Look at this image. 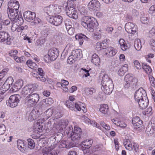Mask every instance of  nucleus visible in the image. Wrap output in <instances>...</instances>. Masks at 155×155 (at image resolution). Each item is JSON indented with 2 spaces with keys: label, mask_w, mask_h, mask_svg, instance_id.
I'll list each match as a JSON object with an SVG mask.
<instances>
[{
  "label": "nucleus",
  "mask_w": 155,
  "mask_h": 155,
  "mask_svg": "<svg viewBox=\"0 0 155 155\" xmlns=\"http://www.w3.org/2000/svg\"><path fill=\"white\" fill-rule=\"evenodd\" d=\"M81 25L91 32H93L94 28L98 25L96 19L91 18L89 16H84L81 20Z\"/></svg>",
  "instance_id": "1"
},
{
  "label": "nucleus",
  "mask_w": 155,
  "mask_h": 155,
  "mask_svg": "<svg viewBox=\"0 0 155 155\" xmlns=\"http://www.w3.org/2000/svg\"><path fill=\"white\" fill-rule=\"evenodd\" d=\"M101 84V89L105 94L109 95L112 93L114 85L112 80L107 75H104L103 77Z\"/></svg>",
  "instance_id": "2"
},
{
  "label": "nucleus",
  "mask_w": 155,
  "mask_h": 155,
  "mask_svg": "<svg viewBox=\"0 0 155 155\" xmlns=\"http://www.w3.org/2000/svg\"><path fill=\"white\" fill-rule=\"evenodd\" d=\"M66 14L69 17L76 19L78 18L77 12L73 2H68L64 7Z\"/></svg>",
  "instance_id": "3"
},
{
  "label": "nucleus",
  "mask_w": 155,
  "mask_h": 155,
  "mask_svg": "<svg viewBox=\"0 0 155 155\" xmlns=\"http://www.w3.org/2000/svg\"><path fill=\"white\" fill-rule=\"evenodd\" d=\"M82 57V53L81 50L80 49L73 50L71 55L68 57L67 62L69 64H72L75 62V61L80 60Z\"/></svg>",
  "instance_id": "4"
},
{
  "label": "nucleus",
  "mask_w": 155,
  "mask_h": 155,
  "mask_svg": "<svg viewBox=\"0 0 155 155\" xmlns=\"http://www.w3.org/2000/svg\"><path fill=\"white\" fill-rule=\"evenodd\" d=\"M27 104L29 107H33L38 101L39 95L36 93L30 94L27 98Z\"/></svg>",
  "instance_id": "5"
},
{
  "label": "nucleus",
  "mask_w": 155,
  "mask_h": 155,
  "mask_svg": "<svg viewBox=\"0 0 155 155\" xmlns=\"http://www.w3.org/2000/svg\"><path fill=\"white\" fill-rule=\"evenodd\" d=\"M58 50L57 48H52L50 49L48 52V55H46L45 56L44 59L47 62H48L47 58L49 59L50 61H53L55 60L58 56Z\"/></svg>",
  "instance_id": "6"
},
{
  "label": "nucleus",
  "mask_w": 155,
  "mask_h": 155,
  "mask_svg": "<svg viewBox=\"0 0 155 155\" xmlns=\"http://www.w3.org/2000/svg\"><path fill=\"white\" fill-rule=\"evenodd\" d=\"M43 10L49 16H51L53 15L59 13L61 11L60 6L55 7L53 6L45 7Z\"/></svg>",
  "instance_id": "7"
},
{
  "label": "nucleus",
  "mask_w": 155,
  "mask_h": 155,
  "mask_svg": "<svg viewBox=\"0 0 155 155\" xmlns=\"http://www.w3.org/2000/svg\"><path fill=\"white\" fill-rule=\"evenodd\" d=\"M47 19L51 24L55 26H58L61 25L63 20L62 17L60 15L51 16H48Z\"/></svg>",
  "instance_id": "8"
},
{
  "label": "nucleus",
  "mask_w": 155,
  "mask_h": 155,
  "mask_svg": "<svg viewBox=\"0 0 155 155\" xmlns=\"http://www.w3.org/2000/svg\"><path fill=\"white\" fill-rule=\"evenodd\" d=\"M20 98L19 95L18 94L10 96L9 100L6 102L7 105L12 108L16 107L19 102Z\"/></svg>",
  "instance_id": "9"
},
{
  "label": "nucleus",
  "mask_w": 155,
  "mask_h": 155,
  "mask_svg": "<svg viewBox=\"0 0 155 155\" xmlns=\"http://www.w3.org/2000/svg\"><path fill=\"white\" fill-rule=\"evenodd\" d=\"M8 17L11 21L14 22L15 21H17L18 18L22 17L21 15H18V10L16 11L14 9L7 10Z\"/></svg>",
  "instance_id": "10"
},
{
  "label": "nucleus",
  "mask_w": 155,
  "mask_h": 155,
  "mask_svg": "<svg viewBox=\"0 0 155 155\" xmlns=\"http://www.w3.org/2000/svg\"><path fill=\"white\" fill-rule=\"evenodd\" d=\"M147 96L146 91L141 87L135 92L134 97L135 101L138 102L143 98H146Z\"/></svg>",
  "instance_id": "11"
},
{
  "label": "nucleus",
  "mask_w": 155,
  "mask_h": 155,
  "mask_svg": "<svg viewBox=\"0 0 155 155\" xmlns=\"http://www.w3.org/2000/svg\"><path fill=\"white\" fill-rule=\"evenodd\" d=\"M124 80L129 81L132 88L134 89L137 87L138 79L135 77H133L132 74H127L125 77Z\"/></svg>",
  "instance_id": "12"
},
{
  "label": "nucleus",
  "mask_w": 155,
  "mask_h": 155,
  "mask_svg": "<svg viewBox=\"0 0 155 155\" xmlns=\"http://www.w3.org/2000/svg\"><path fill=\"white\" fill-rule=\"evenodd\" d=\"M88 7L90 11H97L100 8L101 4L97 0H92L88 4Z\"/></svg>",
  "instance_id": "13"
},
{
  "label": "nucleus",
  "mask_w": 155,
  "mask_h": 155,
  "mask_svg": "<svg viewBox=\"0 0 155 155\" xmlns=\"http://www.w3.org/2000/svg\"><path fill=\"white\" fill-rule=\"evenodd\" d=\"M125 28L126 31L129 33L134 34L137 32V26L132 22H128L126 24Z\"/></svg>",
  "instance_id": "14"
},
{
  "label": "nucleus",
  "mask_w": 155,
  "mask_h": 155,
  "mask_svg": "<svg viewBox=\"0 0 155 155\" xmlns=\"http://www.w3.org/2000/svg\"><path fill=\"white\" fill-rule=\"evenodd\" d=\"M11 38L8 32L4 31H0V42H4L6 41V43L7 45H10L11 44Z\"/></svg>",
  "instance_id": "15"
},
{
  "label": "nucleus",
  "mask_w": 155,
  "mask_h": 155,
  "mask_svg": "<svg viewBox=\"0 0 155 155\" xmlns=\"http://www.w3.org/2000/svg\"><path fill=\"white\" fill-rule=\"evenodd\" d=\"M34 90L35 87L34 85L32 84H30L24 87L22 89L21 94L23 96H25L32 93Z\"/></svg>",
  "instance_id": "16"
},
{
  "label": "nucleus",
  "mask_w": 155,
  "mask_h": 155,
  "mask_svg": "<svg viewBox=\"0 0 155 155\" xmlns=\"http://www.w3.org/2000/svg\"><path fill=\"white\" fill-rule=\"evenodd\" d=\"M23 16L26 21L28 22H30L35 19L36 17V14L34 12L28 11L24 12L23 14Z\"/></svg>",
  "instance_id": "17"
},
{
  "label": "nucleus",
  "mask_w": 155,
  "mask_h": 155,
  "mask_svg": "<svg viewBox=\"0 0 155 155\" xmlns=\"http://www.w3.org/2000/svg\"><path fill=\"white\" fill-rule=\"evenodd\" d=\"M23 22L24 20L22 17L21 16L18 18L17 21H15L14 22L11 21V23L12 24V30L13 31H16L19 26L21 25Z\"/></svg>",
  "instance_id": "18"
},
{
  "label": "nucleus",
  "mask_w": 155,
  "mask_h": 155,
  "mask_svg": "<svg viewBox=\"0 0 155 155\" xmlns=\"http://www.w3.org/2000/svg\"><path fill=\"white\" fill-rule=\"evenodd\" d=\"M8 8L7 10L14 9L18 10L20 5L19 2L16 0H11L8 3Z\"/></svg>",
  "instance_id": "19"
},
{
  "label": "nucleus",
  "mask_w": 155,
  "mask_h": 155,
  "mask_svg": "<svg viewBox=\"0 0 155 155\" xmlns=\"http://www.w3.org/2000/svg\"><path fill=\"white\" fill-rule=\"evenodd\" d=\"M76 40H78L80 45H82L84 41V40L88 41L90 39L87 37L85 35L82 33L78 34L75 35Z\"/></svg>",
  "instance_id": "20"
},
{
  "label": "nucleus",
  "mask_w": 155,
  "mask_h": 155,
  "mask_svg": "<svg viewBox=\"0 0 155 155\" xmlns=\"http://www.w3.org/2000/svg\"><path fill=\"white\" fill-rule=\"evenodd\" d=\"M137 102H138L140 107L142 109H144L147 106L148 104L149 101L147 96L146 98H143L138 101Z\"/></svg>",
  "instance_id": "21"
},
{
  "label": "nucleus",
  "mask_w": 155,
  "mask_h": 155,
  "mask_svg": "<svg viewBox=\"0 0 155 155\" xmlns=\"http://www.w3.org/2000/svg\"><path fill=\"white\" fill-rule=\"evenodd\" d=\"M137 123H138V124L135 125V129H139L140 127H141V125L142 124V121L140 120L139 117L137 116L134 117L132 120V123L133 124H136Z\"/></svg>",
  "instance_id": "22"
},
{
  "label": "nucleus",
  "mask_w": 155,
  "mask_h": 155,
  "mask_svg": "<svg viewBox=\"0 0 155 155\" xmlns=\"http://www.w3.org/2000/svg\"><path fill=\"white\" fill-rule=\"evenodd\" d=\"M43 155H57V153L54 150H52L50 148L46 147L42 150Z\"/></svg>",
  "instance_id": "23"
},
{
  "label": "nucleus",
  "mask_w": 155,
  "mask_h": 155,
  "mask_svg": "<svg viewBox=\"0 0 155 155\" xmlns=\"http://www.w3.org/2000/svg\"><path fill=\"white\" fill-rule=\"evenodd\" d=\"M17 146L18 149L21 152H24L26 150V144L25 142L21 140L17 141Z\"/></svg>",
  "instance_id": "24"
},
{
  "label": "nucleus",
  "mask_w": 155,
  "mask_h": 155,
  "mask_svg": "<svg viewBox=\"0 0 155 155\" xmlns=\"http://www.w3.org/2000/svg\"><path fill=\"white\" fill-rule=\"evenodd\" d=\"M38 110L36 111L35 110H33L29 114L28 120L30 121H33L34 120H35L36 118L38 116Z\"/></svg>",
  "instance_id": "25"
},
{
  "label": "nucleus",
  "mask_w": 155,
  "mask_h": 155,
  "mask_svg": "<svg viewBox=\"0 0 155 155\" xmlns=\"http://www.w3.org/2000/svg\"><path fill=\"white\" fill-rule=\"evenodd\" d=\"M105 51H107L105 54L106 55L108 54L110 57L114 56L117 52L116 49L111 47H109L106 48Z\"/></svg>",
  "instance_id": "26"
},
{
  "label": "nucleus",
  "mask_w": 155,
  "mask_h": 155,
  "mask_svg": "<svg viewBox=\"0 0 155 155\" xmlns=\"http://www.w3.org/2000/svg\"><path fill=\"white\" fill-rule=\"evenodd\" d=\"M91 62L95 65H98L100 63V59L97 54H94L92 56Z\"/></svg>",
  "instance_id": "27"
},
{
  "label": "nucleus",
  "mask_w": 155,
  "mask_h": 155,
  "mask_svg": "<svg viewBox=\"0 0 155 155\" xmlns=\"http://www.w3.org/2000/svg\"><path fill=\"white\" fill-rule=\"evenodd\" d=\"M128 65L125 64L118 70V74L120 76H123L125 73L128 71Z\"/></svg>",
  "instance_id": "28"
},
{
  "label": "nucleus",
  "mask_w": 155,
  "mask_h": 155,
  "mask_svg": "<svg viewBox=\"0 0 155 155\" xmlns=\"http://www.w3.org/2000/svg\"><path fill=\"white\" fill-rule=\"evenodd\" d=\"M68 121L67 120H61L59 123V126L60 127V130H65L66 126L68 124Z\"/></svg>",
  "instance_id": "29"
},
{
  "label": "nucleus",
  "mask_w": 155,
  "mask_h": 155,
  "mask_svg": "<svg viewBox=\"0 0 155 155\" xmlns=\"http://www.w3.org/2000/svg\"><path fill=\"white\" fill-rule=\"evenodd\" d=\"M93 143V141L91 140H86L83 141L82 143V146L85 148H89L91 146Z\"/></svg>",
  "instance_id": "30"
},
{
  "label": "nucleus",
  "mask_w": 155,
  "mask_h": 155,
  "mask_svg": "<svg viewBox=\"0 0 155 155\" xmlns=\"http://www.w3.org/2000/svg\"><path fill=\"white\" fill-rule=\"evenodd\" d=\"M134 45L135 49L137 50L140 51L142 48L140 40L139 39H135L134 42Z\"/></svg>",
  "instance_id": "31"
},
{
  "label": "nucleus",
  "mask_w": 155,
  "mask_h": 155,
  "mask_svg": "<svg viewBox=\"0 0 155 155\" xmlns=\"http://www.w3.org/2000/svg\"><path fill=\"white\" fill-rule=\"evenodd\" d=\"M100 111L104 114H108L109 112V108L107 105L103 104L101 105Z\"/></svg>",
  "instance_id": "32"
},
{
  "label": "nucleus",
  "mask_w": 155,
  "mask_h": 155,
  "mask_svg": "<svg viewBox=\"0 0 155 155\" xmlns=\"http://www.w3.org/2000/svg\"><path fill=\"white\" fill-rule=\"evenodd\" d=\"M147 132H150V134H153L155 132V124L151 123L149 124L146 128Z\"/></svg>",
  "instance_id": "33"
},
{
  "label": "nucleus",
  "mask_w": 155,
  "mask_h": 155,
  "mask_svg": "<svg viewBox=\"0 0 155 155\" xmlns=\"http://www.w3.org/2000/svg\"><path fill=\"white\" fill-rule=\"evenodd\" d=\"M119 43L120 44L121 49L123 51H125L128 48V46L127 45L126 43L123 39H121L119 41Z\"/></svg>",
  "instance_id": "34"
},
{
  "label": "nucleus",
  "mask_w": 155,
  "mask_h": 155,
  "mask_svg": "<svg viewBox=\"0 0 155 155\" xmlns=\"http://www.w3.org/2000/svg\"><path fill=\"white\" fill-rule=\"evenodd\" d=\"M70 135L71 139L73 141L78 140L82 136L80 135V134H78L77 133H74L73 132L71 133Z\"/></svg>",
  "instance_id": "35"
},
{
  "label": "nucleus",
  "mask_w": 155,
  "mask_h": 155,
  "mask_svg": "<svg viewBox=\"0 0 155 155\" xmlns=\"http://www.w3.org/2000/svg\"><path fill=\"white\" fill-rule=\"evenodd\" d=\"M142 68L148 74H150L151 72L152 69L150 67L145 63H142Z\"/></svg>",
  "instance_id": "36"
},
{
  "label": "nucleus",
  "mask_w": 155,
  "mask_h": 155,
  "mask_svg": "<svg viewBox=\"0 0 155 155\" xmlns=\"http://www.w3.org/2000/svg\"><path fill=\"white\" fill-rule=\"evenodd\" d=\"M23 81L22 80L19 79L16 81L15 85L14 86V88L15 87H17L18 90L20 89L23 86Z\"/></svg>",
  "instance_id": "37"
},
{
  "label": "nucleus",
  "mask_w": 155,
  "mask_h": 155,
  "mask_svg": "<svg viewBox=\"0 0 155 155\" xmlns=\"http://www.w3.org/2000/svg\"><path fill=\"white\" fill-rule=\"evenodd\" d=\"M84 91L85 93L87 95H91L93 93L96 92L95 89L93 88H85L84 90Z\"/></svg>",
  "instance_id": "38"
},
{
  "label": "nucleus",
  "mask_w": 155,
  "mask_h": 155,
  "mask_svg": "<svg viewBox=\"0 0 155 155\" xmlns=\"http://www.w3.org/2000/svg\"><path fill=\"white\" fill-rule=\"evenodd\" d=\"M65 105L68 107L71 110H73L74 109V104L73 101H67L66 102Z\"/></svg>",
  "instance_id": "39"
},
{
  "label": "nucleus",
  "mask_w": 155,
  "mask_h": 155,
  "mask_svg": "<svg viewBox=\"0 0 155 155\" xmlns=\"http://www.w3.org/2000/svg\"><path fill=\"white\" fill-rule=\"evenodd\" d=\"M28 146L30 149H33L35 146V144L33 140L31 139H27Z\"/></svg>",
  "instance_id": "40"
},
{
  "label": "nucleus",
  "mask_w": 155,
  "mask_h": 155,
  "mask_svg": "<svg viewBox=\"0 0 155 155\" xmlns=\"http://www.w3.org/2000/svg\"><path fill=\"white\" fill-rule=\"evenodd\" d=\"M10 86L5 82L2 86L0 88V90L3 91L4 93L10 88Z\"/></svg>",
  "instance_id": "41"
},
{
  "label": "nucleus",
  "mask_w": 155,
  "mask_h": 155,
  "mask_svg": "<svg viewBox=\"0 0 155 155\" xmlns=\"http://www.w3.org/2000/svg\"><path fill=\"white\" fill-rule=\"evenodd\" d=\"M74 133H77V134H80L81 136L83 135V132L82 130L79 127L75 126L74 127Z\"/></svg>",
  "instance_id": "42"
},
{
  "label": "nucleus",
  "mask_w": 155,
  "mask_h": 155,
  "mask_svg": "<svg viewBox=\"0 0 155 155\" xmlns=\"http://www.w3.org/2000/svg\"><path fill=\"white\" fill-rule=\"evenodd\" d=\"M14 59L18 63L24 62H25V57H18L16 56H15Z\"/></svg>",
  "instance_id": "43"
},
{
  "label": "nucleus",
  "mask_w": 155,
  "mask_h": 155,
  "mask_svg": "<svg viewBox=\"0 0 155 155\" xmlns=\"http://www.w3.org/2000/svg\"><path fill=\"white\" fill-rule=\"evenodd\" d=\"M53 109L50 108L48 109L45 112V114L46 117L49 118L51 117L53 113Z\"/></svg>",
  "instance_id": "44"
},
{
  "label": "nucleus",
  "mask_w": 155,
  "mask_h": 155,
  "mask_svg": "<svg viewBox=\"0 0 155 155\" xmlns=\"http://www.w3.org/2000/svg\"><path fill=\"white\" fill-rule=\"evenodd\" d=\"M65 25L66 26V28L67 29L68 28H71L72 27V22L68 19H66L64 21Z\"/></svg>",
  "instance_id": "45"
},
{
  "label": "nucleus",
  "mask_w": 155,
  "mask_h": 155,
  "mask_svg": "<svg viewBox=\"0 0 155 155\" xmlns=\"http://www.w3.org/2000/svg\"><path fill=\"white\" fill-rule=\"evenodd\" d=\"M38 76V75H36L34 76L38 80L41 81L43 82H45L46 81V78L44 76Z\"/></svg>",
  "instance_id": "46"
},
{
  "label": "nucleus",
  "mask_w": 155,
  "mask_h": 155,
  "mask_svg": "<svg viewBox=\"0 0 155 155\" xmlns=\"http://www.w3.org/2000/svg\"><path fill=\"white\" fill-rule=\"evenodd\" d=\"M6 130V127L3 124L0 125V134L2 135L5 132Z\"/></svg>",
  "instance_id": "47"
},
{
  "label": "nucleus",
  "mask_w": 155,
  "mask_h": 155,
  "mask_svg": "<svg viewBox=\"0 0 155 155\" xmlns=\"http://www.w3.org/2000/svg\"><path fill=\"white\" fill-rule=\"evenodd\" d=\"M134 65L137 69H140L142 67L138 60H135L134 62Z\"/></svg>",
  "instance_id": "48"
},
{
  "label": "nucleus",
  "mask_w": 155,
  "mask_h": 155,
  "mask_svg": "<svg viewBox=\"0 0 155 155\" xmlns=\"http://www.w3.org/2000/svg\"><path fill=\"white\" fill-rule=\"evenodd\" d=\"M13 82V80L12 78L11 77H9L7 78L5 81V83L7 84L9 86H12Z\"/></svg>",
  "instance_id": "49"
},
{
  "label": "nucleus",
  "mask_w": 155,
  "mask_h": 155,
  "mask_svg": "<svg viewBox=\"0 0 155 155\" xmlns=\"http://www.w3.org/2000/svg\"><path fill=\"white\" fill-rule=\"evenodd\" d=\"M152 107H149L144 112H143V114L145 115L149 114L150 115L152 114Z\"/></svg>",
  "instance_id": "50"
},
{
  "label": "nucleus",
  "mask_w": 155,
  "mask_h": 155,
  "mask_svg": "<svg viewBox=\"0 0 155 155\" xmlns=\"http://www.w3.org/2000/svg\"><path fill=\"white\" fill-rule=\"evenodd\" d=\"M149 35L150 37L155 35V26L152 28L149 31Z\"/></svg>",
  "instance_id": "51"
},
{
  "label": "nucleus",
  "mask_w": 155,
  "mask_h": 155,
  "mask_svg": "<svg viewBox=\"0 0 155 155\" xmlns=\"http://www.w3.org/2000/svg\"><path fill=\"white\" fill-rule=\"evenodd\" d=\"M45 102L46 104L51 105L54 102V100L51 98L48 97L45 99Z\"/></svg>",
  "instance_id": "52"
},
{
  "label": "nucleus",
  "mask_w": 155,
  "mask_h": 155,
  "mask_svg": "<svg viewBox=\"0 0 155 155\" xmlns=\"http://www.w3.org/2000/svg\"><path fill=\"white\" fill-rule=\"evenodd\" d=\"M149 79L151 85L155 87V79L152 76H149Z\"/></svg>",
  "instance_id": "53"
},
{
  "label": "nucleus",
  "mask_w": 155,
  "mask_h": 155,
  "mask_svg": "<svg viewBox=\"0 0 155 155\" xmlns=\"http://www.w3.org/2000/svg\"><path fill=\"white\" fill-rule=\"evenodd\" d=\"M45 39H44L43 40V39H41V40H37L36 41L35 44L37 46H38L39 45L41 46L44 44V43L45 42Z\"/></svg>",
  "instance_id": "54"
},
{
  "label": "nucleus",
  "mask_w": 155,
  "mask_h": 155,
  "mask_svg": "<svg viewBox=\"0 0 155 155\" xmlns=\"http://www.w3.org/2000/svg\"><path fill=\"white\" fill-rule=\"evenodd\" d=\"M67 142L65 141H64L63 142H61L60 143L59 147L60 148H67Z\"/></svg>",
  "instance_id": "55"
},
{
  "label": "nucleus",
  "mask_w": 155,
  "mask_h": 155,
  "mask_svg": "<svg viewBox=\"0 0 155 155\" xmlns=\"http://www.w3.org/2000/svg\"><path fill=\"white\" fill-rule=\"evenodd\" d=\"M38 72L37 73H38V74L37 75H38V76H42L45 75V73L42 68H38Z\"/></svg>",
  "instance_id": "56"
},
{
  "label": "nucleus",
  "mask_w": 155,
  "mask_h": 155,
  "mask_svg": "<svg viewBox=\"0 0 155 155\" xmlns=\"http://www.w3.org/2000/svg\"><path fill=\"white\" fill-rule=\"evenodd\" d=\"M150 44L153 50L155 51V40L151 39Z\"/></svg>",
  "instance_id": "57"
},
{
  "label": "nucleus",
  "mask_w": 155,
  "mask_h": 155,
  "mask_svg": "<svg viewBox=\"0 0 155 155\" xmlns=\"http://www.w3.org/2000/svg\"><path fill=\"white\" fill-rule=\"evenodd\" d=\"M67 30L68 34L71 35H73L75 31L74 28L73 27L68 28Z\"/></svg>",
  "instance_id": "58"
},
{
  "label": "nucleus",
  "mask_w": 155,
  "mask_h": 155,
  "mask_svg": "<svg viewBox=\"0 0 155 155\" xmlns=\"http://www.w3.org/2000/svg\"><path fill=\"white\" fill-rule=\"evenodd\" d=\"M81 102H79L74 104V108H75L78 110L80 111L81 110Z\"/></svg>",
  "instance_id": "59"
},
{
  "label": "nucleus",
  "mask_w": 155,
  "mask_h": 155,
  "mask_svg": "<svg viewBox=\"0 0 155 155\" xmlns=\"http://www.w3.org/2000/svg\"><path fill=\"white\" fill-rule=\"evenodd\" d=\"M140 20L143 23L146 24L148 23L149 19L147 17H143L141 18Z\"/></svg>",
  "instance_id": "60"
},
{
  "label": "nucleus",
  "mask_w": 155,
  "mask_h": 155,
  "mask_svg": "<svg viewBox=\"0 0 155 155\" xmlns=\"http://www.w3.org/2000/svg\"><path fill=\"white\" fill-rule=\"evenodd\" d=\"M149 10L151 13L155 16V5L151 6L149 8Z\"/></svg>",
  "instance_id": "61"
},
{
  "label": "nucleus",
  "mask_w": 155,
  "mask_h": 155,
  "mask_svg": "<svg viewBox=\"0 0 155 155\" xmlns=\"http://www.w3.org/2000/svg\"><path fill=\"white\" fill-rule=\"evenodd\" d=\"M124 87L126 89H128L130 87H131V85L129 81L125 80Z\"/></svg>",
  "instance_id": "62"
},
{
  "label": "nucleus",
  "mask_w": 155,
  "mask_h": 155,
  "mask_svg": "<svg viewBox=\"0 0 155 155\" xmlns=\"http://www.w3.org/2000/svg\"><path fill=\"white\" fill-rule=\"evenodd\" d=\"M133 146L134 150L137 152L139 150V146L138 144L136 143H133Z\"/></svg>",
  "instance_id": "63"
},
{
  "label": "nucleus",
  "mask_w": 155,
  "mask_h": 155,
  "mask_svg": "<svg viewBox=\"0 0 155 155\" xmlns=\"http://www.w3.org/2000/svg\"><path fill=\"white\" fill-rule=\"evenodd\" d=\"M31 64V65L29 67L33 69L36 70V69L38 68V66L35 63L33 62V63Z\"/></svg>",
  "instance_id": "64"
}]
</instances>
